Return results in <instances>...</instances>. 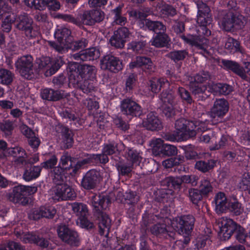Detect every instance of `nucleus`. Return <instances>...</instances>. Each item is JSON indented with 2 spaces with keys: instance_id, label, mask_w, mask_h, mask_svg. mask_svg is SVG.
Segmentation results:
<instances>
[{
  "instance_id": "nucleus-15",
  "label": "nucleus",
  "mask_w": 250,
  "mask_h": 250,
  "mask_svg": "<svg viewBox=\"0 0 250 250\" xmlns=\"http://www.w3.org/2000/svg\"><path fill=\"white\" fill-rule=\"evenodd\" d=\"M175 129L183 139L195 137L196 135V126L194 123L184 118L177 120L175 124Z\"/></svg>"
},
{
  "instance_id": "nucleus-36",
  "label": "nucleus",
  "mask_w": 250,
  "mask_h": 250,
  "mask_svg": "<svg viewBox=\"0 0 250 250\" xmlns=\"http://www.w3.org/2000/svg\"><path fill=\"white\" fill-rule=\"evenodd\" d=\"M24 188H25L23 185L15 186L13 188L12 194L14 201L25 206L28 204L29 198L25 196L26 191Z\"/></svg>"
},
{
  "instance_id": "nucleus-17",
  "label": "nucleus",
  "mask_w": 250,
  "mask_h": 250,
  "mask_svg": "<svg viewBox=\"0 0 250 250\" xmlns=\"http://www.w3.org/2000/svg\"><path fill=\"white\" fill-rule=\"evenodd\" d=\"M100 64L102 69L107 70L114 73L121 71L124 67L122 60L110 54L104 55L102 58Z\"/></svg>"
},
{
  "instance_id": "nucleus-23",
  "label": "nucleus",
  "mask_w": 250,
  "mask_h": 250,
  "mask_svg": "<svg viewBox=\"0 0 250 250\" xmlns=\"http://www.w3.org/2000/svg\"><path fill=\"white\" fill-rule=\"evenodd\" d=\"M57 132L60 134L61 147L64 149L71 148L74 144V134L68 126L62 124L58 125Z\"/></svg>"
},
{
  "instance_id": "nucleus-8",
  "label": "nucleus",
  "mask_w": 250,
  "mask_h": 250,
  "mask_svg": "<svg viewBox=\"0 0 250 250\" xmlns=\"http://www.w3.org/2000/svg\"><path fill=\"white\" fill-rule=\"evenodd\" d=\"M57 233L60 239L71 248L78 247L81 245V238L78 232L65 225L60 226Z\"/></svg>"
},
{
  "instance_id": "nucleus-13",
  "label": "nucleus",
  "mask_w": 250,
  "mask_h": 250,
  "mask_svg": "<svg viewBox=\"0 0 250 250\" xmlns=\"http://www.w3.org/2000/svg\"><path fill=\"white\" fill-rule=\"evenodd\" d=\"M4 32L8 33L12 28V24L16 21V16L12 12V8L4 0H0V21Z\"/></svg>"
},
{
  "instance_id": "nucleus-31",
  "label": "nucleus",
  "mask_w": 250,
  "mask_h": 250,
  "mask_svg": "<svg viewBox=\"0 0 250 250\" xmlns=\"http://www.w3.org/2000/svg\"><path fill=\"white\" fill-rule=\"evenodd\" d=\"M211 94L216 96H227L229 95L233 91V87L231 85L226 83H210Z\"/></svg>"
},
{
  "instance_id": "nucleus-3",
  "label": "nucleus",
  "mask_w": 250,
  "mask_h": 250,
  "mask_svg": "<svg viewBox=\"0 0 250 250\" xmlns=\"http://www.w3.org/2000/svg\"><path fill=\"white\" fill-rule=\"evenodd\" d=\"M69 79L74 83H83L80 85V89L86 94H91L96 90L97 69L92 65L80 64L78 62L69 63L67 66Z\"/></svg>"
},
{
  "instance_id": "nucleus-9",
  "label": "nucleus",
  "mask_w": 250,
  "mask_h": 250,
  "mask_svg": "<svg viewBox=\"0 0 250 250\" xmlns=\"http://www.w3.org/2000/svg\"><path fill=\"white\" fill-rule=\"evenodd\" d=\"M245 23L243 16L232 12L227 13L221 21L222 29L227 32L242 29Z\"/></svg>"
},
{
  "instance_id": "nucleus-61",
  "label": "nucleus",
  "mask_w": 250,
  "mask_h": 250,
  "mask_svg": "<svg viewBox=\"0 0 250 250\" xmlns=\"http://www.w3.org/2000/svg\"><path fill=\"white\" fill-rule=\"evenodd\" d=\"M57 163L58 158L57 156L55 154H52L44 162L42 163L40 166L42 167V168H44L46 169L53 168L54 169L56 167H56ZM53 172L54 170H53L52 173V178H53Z\"/></svg>"
},
{
  "instance_id": "nucleus-58",
  "label": "nucleus",
  "mask_w": 250,
  "mask_h": 250,
  "mask_svg": "<svg viewBox=\"0 0 250 250\" xmlns=\"http://www.w3.org/2000/svg\"><path fill=\"white\" fill-rule=\"evenodd\" d=\"M211 76L209 72L203 71L197 73L191 77L190 83H194L197 84H203L210 79Z\"/></svg>"
},
{
  "instance_id": "nucleus-45",
  "label": "nucleus",
  "mask_w": 250,
  "mask_h": 250,
  "mask_svg": "<svg viewBox=\"0 0 250 250\" xmlns=\"http://www.w3.org/2000/svg\"><path fill=\"white\" fill-rule=\"evenodd\" d=\"M41 96L42 99L49 101H57L62 98L59 90H55L49 88L42 89L41 92Z\"/></svg>"
},
{
  "instance_id": "nucleus-44",
  "label": "nucleus",
  "mask_w": 250,
  "mask_h": 250,
  "mask_svg": "<svg viewBox=\"0 0 250 250\" xmlns=\"http://www.w3.org/2000/svg\"><path fill=\"white\" fill-rule=\"evenodd\" d=\"M147 42L146 40H138L132 41L128 44V49L138 54L145 53L147 50Z\"/></svg>"
},
{
  "instance_id": "nucleus-62",
  "label": "nucleus",
  "mask_w": 250,
  "mask_h": 250,
  "mask_svg": "<svg viewBox=\"0 0 250 250\" xmlns=\"http://www.w3.org/2000/svg\"><path fill=\"white\" fill-rule=\"evenodd\" d=\"M39 212L42 217L53 218L56 213V209L52 206H42L40 208Z\"/></svg>"
},
{
  "instance_id": "nucleus-18",
  "label": "nucleus",
  "mask_w": 250,
  "mask_h": 250,
  "mask_svg": "<svg viewBox=\"0 0 250 250\" xmlns=\"http://www.w3.org/2000/svg\"><path fill=\"white\" fill-rule=\"evenodd\" d=\"M120 109L122 113L128 118L139 117L142 113L141 105L129 98L121 102Z\"/></svg>"
},
{
  "instance_id": "nucleus-60",
  "label": "nucleus",
  "mask_w": 250,
  "mask_h": 250,
  "mask_svg": "<svg viewBox=\"0 0 250 250\" xmlns=\"http://www.w3.org/2000/svg\"><path fill=\"white\" fill-rule=\"evenodd\" d=\"M230 212L233 215L238 216L241 214L244 211V207L236 199L233 202H230L228 204Z\"/></svg>"
},
{
  "instance_id": "nucleus-46",
  "label": "nucleus",
  "mask_w": 250,
  "mask_h": 250,
  "mask_svg": "<svg viewBox=\"0 0 250 250\" xmlns=\"http://www.w3.org/2000/svg\"><path fill=\"white\" fill-rule=\"evenodd\" d=\"M195 247L199 250H208L211 244L210 237L208 234H200L194 241Z\"/></svg>"
},
{
  "instance_id": "nucleus-24",
  "label": "nucleus",
  "mask_w": 250,
  "mask_h": 250,
  "mask_svg": "<svg viewBox=\"0 0 250 250\" xmlns=\"http://www.w3.org/2000/svg\"><path fill=\"white\" fill-rule=\"evenodd\" d=\"M130 34L128 28L125 26L118 28L109 40L111 45L116 48H123Z\"/></svg>"
},
{
  "instance_id": "nucleus-48",
  "label": "nucleus",
  "mask_w": 250,
  "mask_h": 250,
  "mask_svg": "<svg viewBox=\"0 0 250 250\" xmlns=\"http://www.w3.org/2000/svg\"><path fill=\"white\" fill-rule=\"evenodd\" d=\"M204 197L198 188H190L188 190V197L196 209L200 208V203Z\"/></svg>"
},
{
  "instance_id": "nucleus-21",
  "label": "nucleus",
  "mask_w": 250,
  "mask_h": 250,
  "mask_svg": "<svg viewBox=\"0 0 250 250\" xmlns=\"http://www.w3.org/2000/svg\"><path fill=\"white\" fill-rule=\"evenodd\" d=\"M25 5L40 11L47 8L50 11H56L60 9L61 4L58 0H24Z\"/></svg>"
},
{
  "instance_id": "nucleus-47",
  "label": "nucleus",
  "mask_w": 250,
  "mask_h": 250,
  "mask_svg": "<svg viewBox=\"0 0 250 250\" xmlns=\"http://www.w3.org/2000/svg\"><path fill=\"white\" fill-rule=\"evenodd\" d=\"M225 48L227 53H234L240 52L243 53V50L240 46V42L232 37L228 38L225 42Z\"/></svg>"
},
{
  "instance_id": "nucleus-30",
  "label": "nucleus",
  "mask_w": 250,
  "mask_h": 250,
  "mask_svg": "<svg viewBox=\"0 0 250 250\" xmlns=\"http://www.w3.org/2000/svg\"><path fill=\"white\" fill-rule=\"evenodd\" d=\"M143 125L147 129L151 131L159 130L163 127L161 121L154 112L147 114L146 118L143 121Z\"/></svg>"
},
{
  "instance_id": "nucleus-64",
  "label": "nucleus",
  "mask_w": 250,
  "mask_h": 250,
  "mask_svg": "<svg viewBox=\"0 0 250 250\" xmlns=\"http://www.w3.org/2000/svg\"><path fill=\"white\" fill-rule=\"evenodd\" d=\"M239 187L242 190L250 189V172L245 173L243 175L241 181L239 184Z\"/></svg>"
},
{
  "instance_id": "nucleus-22",
  "label": "nucleus",
  "mask_w": 250,
  "mask_h": 250,
  "mask_svg": "<svg viewBox=\"0 0 250 250\" xmlns=\"http://www.w3.org/2000/svg\"><path fill=\"white\" fill-rule=\"evenodd\" d=\"M101 176L99 171L92 169L87 171L83 177L81 182V186L85 190L94 189L100 181Z\"/></svg>"
},
{
  "instance_id": "nucleus-51",
  "label": "nucleus",
  "mask_w": 250,
  "mask_h": 250,
  "mask_svg": "<svg viewBox=\"0 0 250 250\" xmlns=\"http://www.w3.org/2000/svg\"><path fill=\"white\" fill-rule=\"evenodd\" d=\"M138 62L140 68L146 74H150L154 71V65L151 59L147 57L138 56Z\"/></svg>"
},
{
  "instance_id": "nucleus-53",
  "label": "nucleus",
  "mask_w": 250,
  "mask_h": 250,
  "mask_svg": "<svg viewBox=\"0 0 250 250\" xmlns=\"http://www.w3.org/2000/svg\"><path fill=\"white\" fill-rule=\"evenodd\" d=\"M233 234L236 240L238 243L243 245L248 244L247 239L249 237V233H247L245 229L240 224L237 227Z\"/></svg>"
},
{
  "instance_id": "nucleus-54",
  "label": "nucleus",
  "mask_w": 250,
  "mask_h": 250,
  "mask_svg": "<svg viewBox=\"0 0 250 250\" xmlns=\"http://www.w3.org/2000/svg\"><path fill=\"white\" fill-rule=\"evenodd\" d=\"M213 188L210 181L207 178L202 179L200 182L198 190L205 197L213 192Z\"/></svg>"
},
{
  "instance_id": "nucleus-49",
  "label": "nucleus",
  "mask_w": 250,
  "mask_h": 250,
  "mask_svg": "<svg viewBox=\"0 0 250 250\" xmlns=\"http://www.w3.org/2000/svg\"><path fill=\"white\" fill-rule=\"evenodd\" d=\"M174 197L173 191L168 188H162L159 191L157 199L160 203H168L173 201Z\"/></svg>"
},
{
  "instance_id": "nucleus-37",
  "label": "nucleus",
  "mask_w": 250,
  "mask_h": 250,
  "mask_svg": "<svg viewBox=\"0 0 250 250\" xmlns=\"http://www.w3.org/2000/svg\"><path fill=\"white\" fill-rule=\"evenodd\" d=\"M213 202L215 203V211L218 214L225 212L228 209L227 198L224 192L217 193Z\"/></svg>"
},
{
  "instance_id": "nucleus-56",
  "label": "nucleus",
  "mask_w": 250,
  "mask_h": 250,
  "mask_svg": "<svg viewBox=\"0 0 250 250\" xmlns=\"http://www.w3.org/2000/svg\"><path fill=\"white\" fill-rule=\"evenodd\" d=\"M188 52L186 50H173L168 54V57L175 63L181 62L188 55Z\"/></svg>"
},
{
  "instance_id": "nucleus-27",
  "label": "nucleus",
  "mask_w": 250,
  "mask_h": 250,
  "mask_svg": "<svg viewBox=\"0 0 250 250\" xmlns=\"http://www.w3.org/2000/svg\"><path fill=\"white\" fill-rule=\"evenodd\" d=\"M189 86L192 94L198 101H205L211 94L210 83L205 84L189 82Z\"/></svg>"
},
{
  "instance_id": "nucleus-4",
  "label": "nucleus",
  "mask_w": 250,
  "mask_h": 250,
  "mask_svg": "<svg viewBox=\"0 0 250 250\" xmlns=\"http://www.w3.org/2000/svg\"><path fill=\"white\" fill-rule=\"evenodd\" d=\"M111 198L107 195L94 194L90 199V204L93 207V213L98 227V233L101 236L107 237L111 227V219L104 210L111 204Z\"/></svg>"
},
{
  "instance_id": "nucleus-26",
  "label": "nucleus",
  "mask_w": 250,
  "mask_h": 250,
  "mask_svg": "<svg viewBox=\"0 0 250 250\" xmlns=\"http://www.w3.org/2000/svg\"><path fill=\"white\" fill-rule=\"evenodd\" d=\"M229 104L224 98L217 99L211 109L210 115L212 118L221 120L228 112Z\"/></svg>"
},
{
  "instance_id": "nucleus-57",
  "label": "nucleus",
  "mask_w": 250,
  "mask_h": 250,
  "mask_svg": "<svg viewBox=\"0 0 250 250\" xmlns=\"http://www.w3.org/2000/svg\"><path fill=\"white\" fill-rule=\"evenodd\" d=\"M138 81L137 74L136 73H130L125 77V88L127 92H130L136 86Z\"/></svg>"
},
{
  "instance_id": "nucleus-38",
  "label": "nucleus",
  "mask_w": 250,
  "mask_h": 250,
  "mask_svg": "<svg viewBox=\"0 0 250 250\" xmlns=\"http://www.w3.org/2000/svg\"><path fill=\"white\" fill-rule=\"evenodd\" d=\"M182 181L180 177L168 176L162 181V185L173 191V193H178L182 187Z\"/></svg>"
},
{
  "instance_id": "nucleus-2",
  "label": "nucleus",
  "mask_w": 250,
  "mask_h": 250,
  "mask_svg": "<svg viewBox=\"0 0 250 250\" xmlns=\"http://www.w3.org/2000/svg\"><path fill=\"white\" fill-rule=\"evenodd\" d=\"M70 159V154L68 152H64L61 157L58 167L54 169L52 180L55 185L54 188V200H73L76 197L74 190L65 182L68 177H73L77 174H73L71 172L69 173L67 171V167L70 168L68 165Z\"/></svg>"
},
{
  "instance_id": "nucleus-5",
  "label": "nucleus",
  "mask_w": 250,
  "mask_h": 250,
  "mask_svg": "<svg viewBox=\"0 0 250 250\" xmlns=\"http://www.w3.org/2000/svg\"><path fill=\"white\" fill-rule=\"evenodd\" d=\"M36 63L40 71L43 73L45 77H49L55 74L65 62L63 56H58L54 58L42 56L37 59Z\"/></svg>"
},
{
  "instance_id": "nucleus-14",
  "label": "nucleus",
  "mask_w": 250,
  "mask_h": 250,
  "mask_svg": "<svg viewBox=\"0 0 250 250\" xmlns=\"http://www.w3.org/2000/svg\"><path fill=\"white\" fill-rule=\"evenodd\" d=\"M72 208L78 216L77 223L79 224L82 228L88 229L93 228V223L88 219L89 213L86 205L82 203L75 202L72 204Z\"/></svg>"
},
{
  "instance_id": "nucleus-43",
  "label": "nucleus",
  "mask_w": 250,
  "mask_h": 250,
  "mask_svg": "<svg viewBox=\"0 0 250 250\" xmlns=\"http://www.w3.org/2000/svg\"><path fill=\"white\" fill-rule=\"evenodd\" d=\"M71 31L70 29L66 27H63L58 29L54 33V37L60 43L69 44L71 42Z\"/></svg>"
},
{
  "instance_id": "nucleus-59",
  "label": "nucleus",
  "mask_w": 250,
  "mask_h": 250,
  "mask_svg": "<svg viewBox=\"0 0 250 250\" xmlns=\"http://www.w3.org/2000/svg\"><path fill=\"white\" fill-rule=\"evenodd\" d=\"M164 145L165 144L161 139L152 140L150 145L152 147L153 154L155 156L162 157Z\"/></svg>"
},
{
  "instance_id": "nucleus-10",
  "label": "nucleus",
  "mask_w": 250,
  "mask_h": 250,
  "mask_svg": "<svg viewBox=\"0 0 250 250\" xmlns=\"http://www.w3.org/2000/svg\"><path fill=\"white\" fill-rule=\"evenodd\" d=\"M195 222L194 216L191 214L182 215L176 217L171 223L174 229L183 235H189L192 232Z\"/></svg>"
},
{
  "instance_id": "nucleus-7",
  "label": "nucleus",
  "mask_w": 250,
  "mask_h": 250,
  "mask_svg": "<svg viewBox=\"0 0 250 250\" xmlns=\"http://www.w3.org/2000/svg\"><path fill=\"white\" fill-rule=\"evenodd\" d=\"M16 28L23 31L28 39H34L40 35L39 28L33 26V20L27 14L19 16L16 18Z\"/></svg>"
},
{
  "instance_id": "nucleus-16",
  "label": "nucleus",
  "mask_w": 250,
  "mask_h": 250,
  "mask_svg": "<svg viewBox=\"0 0 250 250\" xmlns=\"http://www.w3.org/2000/svg\"><path fill=\"white\" fill-rule=\"evenodd\" d=\"M239 224L229 218H223L219 226L220 230L218 235L221 241L229 240L237 229Z\"/></svg>"
},
{
  "instance_id": "nucleus-52",
  "label": "nucleus",
  "mask_w": 250,
  "mask_h": 250,
  "mask_svg": "<svg viewBox=\"0 0 250 250\" xmlns=\"http://www.w3.org/2000/svg\"><path fill=\"white\" fill-rule=\"evenodd\" d=\"M14 74L10 70L0 68V83L5 85L11 84L13 81Z\"/></svg>"
},
{
  "instance_id": "nucleus-6",
  "label": "nucleus",
  "mask_w": 250,
  "mask_h": 250,
  "mask_svg": "<svg viewBox=\"0 0 250 250\" xmlns=\"http://www.w3.org/2000/svg\"><path fill=\"white\" fill-rule=\"evenodd\" d=\"M73 158L71 156L70 161H69L68 165L70 168L67 169V171L70 173L78 174L80 170L86 164H95L96 165H105L109 161V158L105 155L101 154H87L86 158L81 160L77 161L76 163L73 160Z\"/></svg>"
},
{
  "instance_id": "nucleus-33",
  "label": "nucleus",
  "mask_w": 250,
  "mask_h": 250,
  "mask_svg": "<svg viewBox=\"0 0 250 250\" xmlns=\"http://www.w3.org/2000/svg\"><path fill=\"white\" fill-rule=\"evenodd\" d=\"M222 64L226 70L232 71L243 79L247 78L245 70L243 67L241 66L238 62L223 59L222 60Z\"/></svg>"
},
{
  "instance_id": "nucleus-11",
  "label": "nucleus",
  "mask_w": 250,
  "mask_h": 250,
  "mask_svg": "<svg viewBox=\"0 0 250 250\" xmlns=\"http://www.w3.org/2000/svg\"><path fill=\"white\" fill-rule=\"evenodd\" d=\"M168 214L169 213L166 211L165 214L161 217L163 222H158L151 227L150 230L152 234L159 237H174L175 232L173 228L167 225L172 223L171 220L168 217Z\"/></svg>"
},
{
  "instance_id": "nucleus-28",
  "label": "nucleus",
  "mask_w": 250,
  "mask_h": 250,
  "mask_svg": "<svg viewBox=\"0 0 250 250\" xmlns=\"http://www.w3.org/2000/svg\"><path fill=\"white\" fill-rule=\"evenodd\" d=\"M104 18V13L101 10H91L85 11L81 19L82 24L93 25L96 22H100Z\"/></svg>"
},
{
  "instance_id": "nucleus-63",
  "label": "nucleus",
  "mask_w": 250,
  "mask_h": 250,
  "mask_svg": "<svg viewBox=\"0 0 250 250\" xmlns=\"http://www.w3.org/2000/svg\"><path fill=\"white\" fill-rule=\"evenodd\" d=\"M178 93L183 102L191 104L193 100L190 92L183 87H179L178 90Z\"/></svg>"
},
{
  "instance_id": "nucleus-1",
  "label": "nucleus",
  "mask_w": 250,
  "mask_h": 250,
  "mask_svg": "<svg viewBox=\"0 0 250 250\" xmlns=\"http://www.w3.org/2000/svg\"><path fill=\"white\" fill-rule=\"evenodd\" d=\"M197 9V35H183L181 36V39L186 43L207 53L209 41L207 37L211 35L210 28L212 26V21L210 10L208 5L203 2H198Z\"/></svg>"
},
{
  "instance_id": "nucleus-55",
  "label": "nucleus",
  "mask_w": 250,
  "mask_h": 250,
  "mask_svg": "<svg viewBox=\"0 0 250 250\" xmlns=\"http://www.w3.org/2000/svg\"><path fill=\"white\" fill-rule=\"evenodd\" d=\"M118 151V144L114 141H108L103 145L102 153L107 156L115 154Z\"/></svg>"
},
{
  "instance_id": "nucleus-34",
  "label": "nucleus",
  "mask_w": 250,
  "mask_h": 250,
  "mask_svg": "<svg viewBox=\"0 0 250 250\" xmlns=\"http://www.w3.org/2000/svg\"><path fill=\"white\" fill-rule=\"evenodd\" d=\"M25 165L23 178L25 181L29 182L34 180L40 176L42 170V167L35 166L32 164H26Z\"/></svg>"
},
{
  "instance_id": "nucleus-41",
  "label": "nucleus",
  "mask_w": 250,
  "mask_h": 250,
  "mask_svg": "<svg viewBox=\"0 0 250 250\" xmlns=\"http://www.w3.org/2000/svg\"><path fill=\"white\" fill-rule=\"evenodd\" d=\"M148 85L149 90L153 93H157L162 88L169 87V83L165 78H155L149 81Z\"/></svg>"
},
{
  "instance_id": "nucleus-29",
  "label": "nucleus",
  "mask_w": 250,
  "mask_h": 250,
  "mask_svg": "<svg viewBox=\"0 0 250 250\" xmlns=\"http://www.w3.org/2000/svg\"><path fill=\"white\" fill-rule=\"evenodd\" d=\"M100 52L96 47H91L80 51L72 55L76 61H87L96 60L100 56Z\"/></svg>"
},
{
  "instance_id": "nucleus-19",
  "label": "nucleus",
  "mask_w": 250,
  "mask_h": 250,
  "mask_svg": "<svg viewBox=\"0 0 250 250\" xmlns=\"http://www.w3.org/2000/svg\"><path fill=\"white\" fill-rule=\"evenodd\" d=\"M174 98V93L170 90H163L160 95V99L162 102V110L167 118H170L174 115L175 111L173 107Z\"/></svg>"
},
{
  "instance_id": "nucleus-25",
  "label": "nucleus",
  "mask_w": 250,
  "mask_h": 250,
  "mask_svg": "<svg viewBox=\"0 0 250 250\" xmlns=\"http://www.w3.org/2000/svg\"><path fill=\"white\" fill-rule=\"evenodd\" d=\"M22 241L24 243L33 244L42 249L47 248L49 244L48 239L38 232L29 231L25 233L22 237Z\"/></svg>"
},
{
  "instance_id": "nucleus-32",
  "label": "nucleus",
  "mask_w": 250,
  "mask_h": 250,
  "mask_svg": "<svg viewBox=\"0 0 250 250\" xmlns=\"http://www.w3.org/2000/svg\"><path fill=\"white\" fill-rule=\"evenodd\" d=\"M170 42L171 39L166 32L153 34L150 41L151 45L157 48H168L170 45Z\"/></svg>"
},
{
  "instance_id": "nucleus-42",
  "label": "nucleus",
  "mask_w": 250,
  "mask_h": 250,
  "mask_svg": "<svg viewBox=\"0 0 250 250\" xmlns=\"http://www.w3.org/2000/svg\"><path fill=\"white\" fill-rule=\"evenodd\" d=\"M124 5L120 4L111 11L113 22L116 24L124 25L127 21L126 14L123 13Z\"/></svg>"
},
{
  "instance_id": "nucleus-35",
  "label": "nucleus",
  "mask_w": 250,
  "mask_h": 250,
  "mask_svg": "<svg viewBox=\"0 0 250 250\" xmlns=\"http://www.w3.org/2000/svg\"><path fill=\"white\" fill-rule=\"evenodd\" d=\"M216 165V161L213 159H204L196 162L194 167L198 171L206 173L210 172Z\"/></svg>"
},
{
  "instance_id": "nucleus-20",
  "label": "nucleus",
  "mask_w": 250,
  "mask_h": 250,
  "mask_svg": "<svg viewBox=\"0 0 250 250\" xmlns=\"http://www.w3.org/2000/svg\"><path fill=\"white\" fill-rule=\"evenodd\" d=\"M88 42V41L86 39L83 38L76 41H73L69 44H67L66 47H64L55 41H48L47 42V44L58 53L63 54L66 52L68 49L72 50V51H77L83 49L87 46Z\"/></svg>"
},
{
  "instance_id": "nucleus-50",
  "label": "nucleus",
  "mask_w": 250,
  "mask_h": 250,
  "mask_svg": "<svg viewBox=\"0 0 250 250\" xmlns=\"http://www.w3.org/2000/svg\"><path fill=\"white\" fill-rule=\"evenodd\" d=\"M142 152L134 148H130L127 150L126 154L127 159L133 165L139 166L142 160Z\"/></svg>"
},
{
  "instance_id": "nucleus-40",
  "label": "nucleus",
  "mask_w": 250,
  "mask_h": 250,
  "mask_svg": "<svg viewBox=\"0 0 250 250\" xmlns=\"http://www.w3.org/2000/svg\"><path fill=\"white\" fill-rule=\"evenodd\" d=\"M144 26L146 30L147 29L157 34L159 32H166V26L161 21H153L149 19H146L143 22Z\"/></svg>"
},
{
  "instance_id": "nucleus-12",
  "label": "nucleus",
  "mask_w": 250,
  "mask_h": 250,
  "mask_svg": "<svg viewBox=\"0 0 250 250\" xmlns=\"http://www.w3.org/2000/svg\"><path fill=\"white\" fill-rule=\"evenodd\" d=\"M16 70L23 78L31 80L34 77L33 58L31 55L23 56L15 62Z\"/></svg>"
},
{
  "instance_id": "nucleus-39",
  "label": "nucleus",
  "mask_w": 250,
  "mask_h": 250,
  "mask_svg": "<svg viewBox=\"0 0 250 250\" xmlns=\"http://www.w3.org/2000/svg\"><path fill=\"white\" fill-rule=\"evenodd\" d=\"M9 156L16 158V162L22 165L25 162L26 152L24 148L20 146L9 147L7 150Z\"/></svg>"
}]
</instances>
